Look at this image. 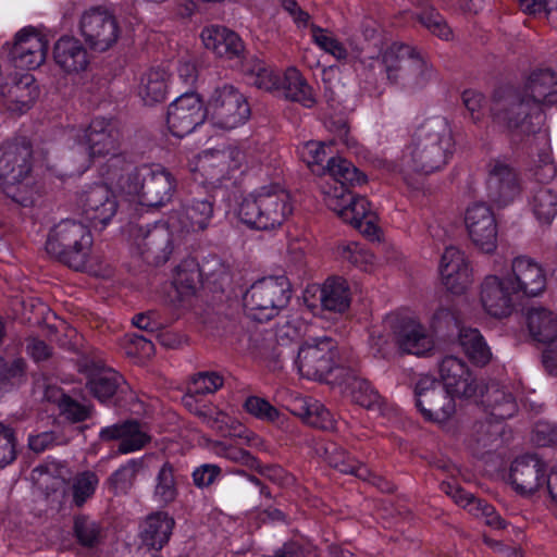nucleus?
<instances>
[{
	"label": "nucleus",
	"mask_w": 557,
	"mask_h": 557,
	"mask_svg": "<svg viewBox=\"0 0 557 557\" xmlns=\"http://www.w3.org/2000/svg\"><path fill=\"white\" fill-rule=\"evenodd\" d=\"M198 416H200L203 420V422L211 428L212 430H215L216 432L221 434H226L228 432V426L231 422V418L222 412V411H196Z\"/></svg>",
	"instance_id": "obj_62"
},
{
	"label": "nucleus",
	"mask_w": 557,
	"mask_h": 557,
	"mask_svg": "<svg viewBox=\"0 0 557 557\" xmlns=\"http://www.w3.org/2000/svg\"><path fill=\"white\" fill-rule=\"evenodd\" d=\"M200 282L199 265L195 259L183 260L174 270L172 286L175 295L170 296V301L181 302L195 295Z\"/></svg>",
	"instance_id": "obj_37"
},
{
	"label": "nucleus",
	"mask_w": 557,
	"mask_h": 557,
	"mask_svg": "<svg viewBox=\"0 0 557 557\" xmlns=\"http://www.w3.org/2000/svg\"><path fill=\"white\" fill-rule=\"evenodd\" d=\"M171 73L164 66H152L141 73L136 88L138 97L146 106L164 101L171 86Z\"/></svg>",
	"instance_id": "obj_34"
},
{
	"label": "nucleus",
	"mask_w": 557,
	"mask_h": 557,
	"mask_svg": "<svg viewBox=\"0 0 557 557\" xmlns=\"http://www.w3.org/2000/svg\"><path fill=\"white\" fill-rule=\"evenodd\" d=\"M176 234L165 223H157L148 228L135 226L132 228L133 244L137 252L147 262L160 264L165 262L172 252V235Z\"/></svg>",
	"instance_id": "obj_19"
},
{
	"label": "nucleus",
	"mask_w": 557,
	"mask_h": 557,
	"mask_svg": "<svg viewBox=\"0 0 557 557\" xmlns=\"http://www.w3.org/2000/svg\"><path fill=\"white\" fill-rule=\"evenodd\" d=\"M154 481L153 499L163 506L173 503L178 494L173 466L163 463Z\"/></svg>",
	"instance_id": "obj_45"
},
{
	"label": "nucleus",
	"mask_w": 557,
	"mask_h": 557,
	"mask_svg": "<svg viewBox=\"0 0 557 557\" xmlns=\"http://www.w3.org/2000/svg\"><path fill=\"white\" fill-rule=\"evenodd\" d=\"M440 375L442 385L451 395L474 401L482 397V404L491 408V414L496 419L511 418L517 411L516 400L509 392L492 384L485 388L484 394L467 364L457 357L447 356L442 360Z\"/></svg>",
	"instance_id": "obj_2"
},
{
	"label": "nucleus",
	"mask_w": 557,
	"mask_h": 557,
	"mask_svg": "<svg viewBox=\"0 0 557 557\" xmlns=\"http://www.w3.org/2000/svg\"><path fill=\"white\" fill-rule=\"evenodd\" d=\"M293 211L290 194L278 184H270L246 195L238 206L237 215L251 228L272 231L281 227Z\"/></svg>",
	"instance_id": "obj_3"
},
{
	"label": "nucleus",
	"mask_w": 557,
	"mask_h": 557,
	"mask_svg": "<svg viewBox=\"0 0 557 557\" xmlns=\"http://www.w3.org/2000/svg\"><path fill=\"white\" fill-rule=\"evenodd\" d=\"M323 174H329L333 183L326 182L322 185V189L324 187L359 185L366 182V176L351 162L341 157L331 158Z\"/></svg>",
	"instance_id": "obj_39"
},
{
	"label": "nucleus",
	"mask_w": 557,
	"mask_h": 557,
	"mask_svg": "<svg viewBox=\"0 0 557 557\" xmlns=\"http://www.w3.org/2000/svg\"><path fill=\"white\" fill-rule=\"evenodd\" d=\"M100 437L104 441L117 440L120 454L139 450L150 441V436L134 421L107 426L100 431Z\"/></svg>",
	"instance_id": "obj_35"
},
{
	"label": "nucleus",
	"mask_w": 557,
	"mask_h": 557,
	"mask_svg": "<svg viewBox=\"0 0 557 557\" xmlns=\"http://www.w3.org/2000/svg\"><path fill=\"white\" fill-rule=\"evenodd\" d=\"M347 387L350 389L351 397L356 404L379 414H386L387 408L384 400L367 380L354 374L349 379Z\"/></svg>",
	"instance_id": "obj_41"
},
{
	"label": "nucleus",
	"mask_w": 557,
	"mask_h": 557,
	"mask_svg": "<svg viewBox=\"0 0 557 557\" xmlns=\"http://www.w3.org/2000/svg\"><path fill=\"white\" fill-rule=\"evenodd\" d=\"M286 99L297 101L305 107H312L315 99L311 87L296 67H289L281 79V88Z\"/></svg>",
	"instance_id": "obj_40"
},
{
	"label": "nucleus",
	"mask_w": 557,
	"mask_h": 557,
	"mask_svg": "<svg viewBox=\"0 0 557 557\" xmlns=\"http://www.w3.org/2000/svg\"><path fill=\"white\" fill-rule=\"evenodd\" d=\"M32 149L28 143H5L0 146V187L4 193L23 206L28 200L12 193V188L21 185L30 173Z\"/></svg>",
	"instance_id": "obj_12"
},
{
	"label": "nucleus",
	"mask_w": 557,
	"mask_h": 557,
	"mask_svg": "<svg viewBox=\"0 0 557 557\" xmlns=\"http://www.w3.org/2000/svg\"><path fill=\"white\" fill-rule=\"evenodd\" d=\"M98 482L97 475L90 471L83 472L75 478L73 498L77 506H82L95 493Z\"/></svg>",
	"instance_id": "obj_55"
},
{
	"label": "nucleus",
	"mask_w": 557,
	"mask_h": 557,
	"mask_svg": "<svg viewBox=\"0 0 557 557\" xmlns=\"http://www.w3.org/2000/svg\"><path fill=\"white\" fill-rule=\"evenodd\" d=\"M520 299L506 275H487L480 286V302L484 311L494 318H506L512 313Z\"/></svg>",
	"instance_id": "obj_18"
},
{
	"label": "nucleus",
	"mask_w": 557,
	"mask_h": 557,
	"mask_svg": "<svg viewBox=\"0 0 557 557\" xmlns=\"http://www.w3.org/2000/svg\"><path fill=\"white\" fill-rule=\"evenodd\" d=\"M459 344L473 363L485 366L490 362L492 352L479 330L462 327L459 332Z\"/></svg>",
	"instance_id": "obj_42"
},
{
	"label": "nucleus",
	"mask_w": 557,
	"mask_h": 557,
	"mask_svg": "<svg viewBox=\"0 0 557 557\" xmlns=\"http://www.w3.org/2000/svg\"><path fill=\"white\" fill-rule=\"evenodd\" d=\"M414 395L416 405L428 421L446 422L456 411L454 395L431 376L424 375L419 379Z\"/></svg>",
	"instance_id": "obj_13"
},
{
	"label": "nucleus",
	"mask_w": 557,
	"mask_h": 557,
	"mask_svg": "<svg viewBox=\"0 0 557 557\" xmlns=\"http://www.w3.org/2000/svg\"><path fill=\"white\" fill-rule=\"evenodd\" d=\"M174 519L165 511L149 515L140 527V539L149 548L161 549L170 540Z\"/></svg>",
	"instance_id": "obj_36"
},
{
	"label": "nucleus",
	"mask_w": 557,
	"mask_h": 557,
	"mask_svg": "<svg viewBox=\"0 0 557 557\" xmlns=\"http://www.w3.org/2000/svg\"><path fill=\"white\" fill-rule=\"evenodd\" d=\"M527 326L531 337L545 345L543 363L547 371L557 374V314L537 306L527 311Z\"/></svg>",
	"instance_id": "obj_15"
},
{
	"label": "nucleus",
	"mask_w": 557,
	"mask_h": 557,
	"mask_svg": "<svg viewBox=\"0 0 557 557\" xmlns=\"http://www.w3.org/2000/svg\"><path fill=\"white\" fill-rule=\"evenodd\" d=\"M387 79L395 86L416 91L424 88L434 77L433 67L416 48L393 42L382 53Z\"/></svg>",
	"instance_id": "obj_4"
},
{
	"label": "nucleus",
	"mask_w": 557,
	"mask_h": 557,
	"mask_svg": "<svg viewBox=\"0 0 557 557\" xmlns=\"http://www.w3.org/2000/svg\"><path fill=\"white\" fill-rule=\"evenodd\" d=\"M290 299V284L286 276H268L255 282L247 290L244 302L252 318L270 320L286 307Z\"/></svg>",
	"instance_id": "obj_10"
},
{
	"label": "nucleus",
	"mask_w": 557,
	"mask_h": 557,
	"mask_svg": "<svg viewBox=\"0 0 557 557\" xmlns=\"http://www.w3.org/2000/svg\"><path fill=\"white\" fill-rule=\"evenodd\" d=\"M224 384V379L218 372H200L196 374L190 384V391L196 395L213 394Z\"/></svg>",
	"instance_id": "obj_53"
},
{
	"label": "nucleus",
	"mask_w": 557,
	"mask_h": 557,
	"mask_svg": "<svg viewBox=\"0 0 557 557\" xmlns=\"http://www.w3.org/2000/svg\"><path fill=\"white\" fill-rule=\"evenodd\" d=\"M519 91L535 107L557 102V74L548 69L533 71Z\"/></svg>",
	"instance_id": "obj_32"
},
{
	"label": "nucleus",
	"mask_w": 557,
	"mask_h": 557,
	"mask_svg": "<svg viewBox=\"0 0 557 557\" xmlns=\"http://www.w3.org/2000/svg\"><path fill=\"white\" fill-rule=\"evenodd\" d=\"M419 20L433 35L440 37L441 39L449 40L453 37L450 27L433 9L423 12L419 16Z\"/></svg>",
	"instance_id": "obj_57"
},
{
	"label": "nucleus",
	"mask_w": 557,
	"mask_h": 557,
	"mask_svg": "<svg viewBox=\"0 0 557 557\" xmlns=\"http://www.w3.org/2000/svg\"><path fill=\"white\" fill-rule=\"evenodd\" d=\"M533 441L539 446L557 444V425L540 422L533 432Z\"/></svg>",
	"instance_id": "obj_64"
},
{
	"label": "nucleus",
	"mask_w": 557,
	"mask_h": 557,
	"mask_svg": "<svg viewBox=\"0 0 557 557\" xmlns=\"http://www.w3.org/2000/svg\"><path fill=\"white\" fill-rule=\"evenodd\" d=\"M337 257L362 271H371L374 267V256L358 243H342L336 248Z\"/></svg>",
	"instance_id": "obj_46"
},
{
	"label": "nucleus",
	"mask_w": 557,
	"mask_h": 557,
	"mask_svg": "<svg viewBox=\"0 0 557 557\" xmlns=\"http://www.w3.org/2000/svg\"><path fill=\"white\" fill-rule=\"evenodd\" d=\"M244 159V152L236 147L210 149L197 157L191 171L199 175L201 183L219 187L240 170Z\"/></svg>",
	"instance_id": "obj_11"
},
{
	"label": "nucleus",
	"mask_w": 557,
	"mask_h": 557,
	"mask_svg": "<svg viewBox=\"0 0 557 557\" xmlns=\"http://www.w3.org/2000/svg\"><path fill=\"white\" fill-rule=\"evenodd\" d=\"M92 246L90 231L81 222L66 219L49 233L46 251L69 268L84 270Z\"/></svg>",
	"instance_id": "obj_5"
},
{
	"label": "nucleus",
	"mask_w": 557,
	"mask_h": 557,
	"mask_svg": "<svg viewBox=\"0 0 557 557\" xmlns=\"http://www.w3.org/2000/svg\"><path fill=\"white\" fill-rule=\"evenodd\" d=\"M55 64L65 73H79L87 69L89 54L82 41L73 36H62L53 47Z\"/></svg>",
	"instance_id": "obj_33"
},
{
	"label": "nucleus",
	"mask_w": 557,
	"mask_h": 557,
	"mask_svg": "<svg viewBox=\"0 0 557 557\" xmlns=\"http://www.w3.org/2000/svg\"><path fill=\"white\" fill-rule=\"evenodd\" d=\"M250 106L243 92L232 85L216 87L206 106L207 121L215 128L230 131L250 117Z\"/></svg>",
	"instance_id": "obj_9"
},
{
	"label": "nucleus",
	"mask_w": 557,
	"mask_h": 557,
	"mask_svg": "<svg viewBox=\"0 0 557 557\" xmlns=\"http://www.w3.org/2000/svg\"><path fill=\"white\" fill-rule=\"evenodd\" d=\"M442 490L447 495H449L458 505L465 508H469V510L472 512L476 507V503H480V499H475L470 493H467L457 485H453L450 483H443Z\"/></svg>",
	"instance_id": "obj_63"
},
{
	"label": "nucleus",
	"mask_w": 557,
	"mask_h": 557,
	"mask_svg": "<svg viewBox=\"0 0 557 557\" xmlns=\"http://www.w3.org/2000/svg\"><path fill=\"white\" fill-rule=\"evenodd\" d=\"M523 12L528 14L544 13L548 22L557 27V0H519Z\"/></svg>",
	"instance_id": "obj_56"
},
{
	"label": "nucleus",
	"mask_w": 557,
	"mask_h": 557,
	"mask_svg": "<svg viewBox=\"0 0 557 557\" xmlns=\"http://www.w3.org/2000/svg\"><path fill=\"white\" fill-rule=\"evenodd\" d=\"M546 465L536 456L517 458L510 467L508 482L522 496L536 493L544 486Z\"/></svg>",
	"instance_id": "obj_29"
},
{
	"label": "nucleus",
	"mask_w": 557,
	"mask_h": 557,
	"mask_svg": "<svg viewBox=\"0 0 557 557\" xmlns=\"http://www.w3.org/2000/svg\"><path fill=\"white\" fill-rule=\"evenodd\" d=\"M326 145L322 141L310 140L302 144L298 148L300 159L314 173H324L325 168L322 165L326 158Z\"/></svg>",
	"instance_id": "obj_50"
},
{
	"label": "nucleus",
	"mask_w": 557,
	"mask_h": 557,
	"mask_svg": "<svg viewBox=\"0 0 557 557\" xmlns=\"http://www.w3.org/2000/svg\"><path fill=\"white\" fill-rule=\"evenodd\" d=\"M15 457L14 431L0 422V468L11 463Z\"/></svg>",
	"instance_id": "obj_58"
},
{
	"label": "nucleus",
	"mask_w": 557,
	"mask_h": 557,
	"mask_svg": "<svg viewBox=\"0 0 557 557\" xmlns=\"http://www.w3.org/2000/svg\"><path fill=\"white\" fill-rule=\"evenodd\" d=\"M384 327L391 331L394 345L403 352L423 356L434 347L431 333L413 317L391 314Z\"/></svg>",
	"instance_id": "obj_14"
},
{
	"label": "nucleus",
	"mask_w": 557,
	"mask_h": 557,
	"mask_svg": "<svg viewBox=\"0 0 557 557\" xmlns=\"http://www.w3.org/2000/svg\"><path fill=\"white\" fill-rule=\"evenodd\" d=\"M301 376L321 380L335 364V343L330 337L317 338L304 344L295 361Z\"/></svg>",
	"instance_id": "obj_17"
},
{
	"label": "nucleus",
	"mask_w": 557,
	"mask_h": 557,
	"mask_svg": "<svg viewBox=\"0 0 557 557\" xmlns=\"http://www.w3.org/2000/svg\"><path fill=\"white\" fill-rule=\"evenodd\" d=\"M244 407L259 420L274 423L280 419V411L264 398L250 396L245 400Z\"/></svg>",
	"instance_id": "obj_52"
},
{
	"label": "nucleus",
	"mask_w": 557,
	"mask_h": 557,
	"mask_svg": "<svg viewBox=\"0 0 557 557\" xmlns=\"http://www.w3.org/2000/svg\"><path fill=\"white\" fill-rule=\"evenodd\" d=\"M319 295L320 306L323 310L342 313L350 305V290L346 280L342 277H330L322 286H310L305 292V301L309 308H315L310 301V296Z\"/></svg>",
	"instance_id": "obj_30"
},
{
	"label": "nucleus",
	"mask_w": 557,
	"mask_h": 557,
	"mask_svg": "<svg viewBox=\"0 0 557 557\" xmlns=\"http://www.w3.org/2000/svg\"><path fill=\"white\" fill-rule=\"evenodd\" d=\"M83 214L95 227L106 226L117 212L114 193L103 184L87 188L81 197Z\"/></svg>",
	"instance_id": "obj_28"
},
{
	"label": "nucleus",
	"mask_w": 557,
	"mask_h": 557,
	"mask_svg": "<svg viewBox=\"0 0 557 557\" xmlns=\"http://www.w3.org/2000/svg\"><path fill=\"white\" fill-rule=\"evenodd\" d=\"M173 176L162 168L143 165L134 169L120 182L122 193L146 207H159L168 202L174 191Z\"/></svg>",
	"instance_id": "obj_8"
},
{
	"label": "nucleus",
	"mask_w": 557,
	"mask_h": 557,
	"mask_svg": "<svg viewBox=\"0 0 557 557\" xmlns=\"http://www.w3.org/2000/svg\"><path fill=\"white\" fill-rule=\"evenodd\" d=\"M79 32L90 49L99 52L115 45L121 34L115 16L99 8L84 12L79 21Z\"/></svg>",
	"instance_id": "obj_16"
},
{
	"label": "nucleus",
	"mask_w": 557,
	"mask_h": 557,
	"mask_svg": "<svg viewBox=\"0 0 557 557\" xmlns=\"http://www.w3.org/2000/svg\"><path fill=\"white\" fill-rule=\"evenodd\" d=\"M121 382L122 376L117 372L102 368L90 374L87 387L100 403H104L116 393Z\"/></svg>",
	"instance_id": "obj_43"
},
{
	"label": "nucleus",
	"mask_w": 557,
	"mask_h": 557,
	"mask_svg": "<svg viewBox=\"0 0 557 557\" xmlns=\"http://www.w3.org/2000/svg\"><path fill=\"white\" fill-rule=\"evenodd\" d=\"M438 270L443 285L453 294L465 293L473 282L469 260L457 247L450 246L444 250Z\"/></svg>",
	"instance_id": "obj_24"
},
{
	"label": "nucleus",
	"mask_w": 557,
	"mask_h": 557,
	"mask_svg": "<svg viewBox=\"0 0 557 557\" xmlns=\"http://www.w3.org/2000/svg\"><path fill=\"white\" fill-rule=\"evenodd\" d=\"M141 468V461L138 459H132L125 465L120 467L109 479V484L115 491V493H124L128 491Z\"/></svg>",
	"instance_id": "obj_51"
},
{
	"label": "nucleus",
	"mask_w": 557,
	"mask_h": 557,
	"mask_svg": "<svg viewBox=\"0 0 557 557\" xmlns=\"http://www.w3.org/2000/svg\"><path fill=\"white\" fill-rule=\"evenodd\" d=\"M251 84L265 91H274L281 88V77L278 74L263 61L256 60L249 70Z\"/></svg>",
	"instance_id": "obj_48"
},
{
	"label": "nucleus",
	"mask_w": 557,
	"mask_h": 557,
	"mask_svg": "<svg viewBox=\"0 0 557 557\" xmlns=\"http://www.w3.org/2000/svg\"><path fill=\"white\" fill-rule=\"evenodd\" d=\"M312 41L324 52L338 61L346 60L348 50L330 30L317 25L311 26Z\"/></svg>",
	"instance_id": "obj_47"
},
{
	"label": "nucleus",
	"mask_w": 557,
	"mask_h": 557,
	"mask_svg": "<svg viewBox=\"0 0 557 557\" xmlns=\"http://www.w3.org/2000/svg\"><path fill=\"white\" fill-rule=\"evenodd\" d=\"M210 450L222 458L227 460L243 463L252 467L256 463L255 458L246 450L236 446L230 445L225 442H212L210 444Z\"/></svg>",
	"instance_id": "obj_54"
},
{
	"label": "nucleus",
	"mask_w": 557,
	"mask_h": 557,
	"mask_svg": "<svg viewBox=\"0 0 557 557\" xmlns=\"http://www.w3.org/2000/svg\"><path fill=\"white\" fill-rule=\"evenodd\" d=\"M77 147L72 151L77 157L72 169L67 170L69 175L84 173L96 158H115L120 152V133L109 120L97 117L89 126L74 135Z\"/></svg>",
	"instance_id": "obj_6"
},
{
	"label": "nucleus",
	"mask_w": 557,
	"mask_h": 557,
	"mask_svg": "<svg viewBox=\"0 0 557 557\" xmlns=\"http://www.w3.org/2000/svg\"><path fill=\"white\" fill-rule=\"evenodd\" d=\"M491 115L496 126L513 135L533 133L544 121L542 109L533 106L518 89L496 94Z\"/></svg>",
	"instance_id": "obj_7"
},
{
	"label": "nucleus",
	"mask_w": 557,
	"mask_h": 557,
	"mask_svg": "<svg viewBox=\"0 0 557 557\" xmlns=\"http://www.w3.org/2000/svg\"><path fill=\"white\" fill-rule=\"evenodd\" d=\"M528 203L541 224H549L557 215V194L547 186L531 189Z\"/></svg>",
	"instance_id": "obj_38"
},
{
	"label": "nucleus",
	"mask_w": 557,
	"mask_h": 557,
	"mask_svg": "<svg viewBox=\"0 0 557 557\" xmlns=\"http://www.w3.org/2000/svg\"><path fill=\"white\" fill-rule=\"evenodd\" d=\"M205 120L206 108L203 109L200 98L194 92H185L168 108V127L176 137L190 134Z\"/></svg>",
	"instance_id": "obj_22"
},
{
	"label": "nucleus",
	"mask_w": 557,
	"mask_h": 557,
	"mask_svg": "<svg viewBox=\"0 0 557 557\" xmlns=\"http://www.w3.org/2000/svg\"><path fill=\"white\" fill-rule=\"evenodd\" d=\"M61 413L72 422H81L89 417V407L84 406L70 397H63L60 401Z\"/></svg>",
	"instance_id": "obj_61"
},
{
	"label": "nucleus",
	"mask_w": 557,
	"mask_h": 557,
	"mask_svg": "<svg viewBox=\"0 0 557 557\" xmlns=\"http://www.w3.org/2000/svg\"><path fill=\"white\" fill-rule=\"evenodd\" d=\"M47 50L45 37L35 28L25 27L15 35L10 55L16 67L34 70L45 62Z\"/></svg>",
	"instance_id": "obj_26"
},
{
	"label": "nucleus",
	"mask_w": 557,
	"mask_h": 557,
	"mask_svg": "<svg viewBox=\"0 0 557 557\" xmlns=\"http://www.w3.org/2000/svg\"><path fill=\"white\" fill-rule=\"evenodd\" d=\"M213 216L212 202L193 199L173 210L168 216L169 227L178 235L197 233L208 227Z\"/></svg>",
	"instance_id": "obj_25"
},
{
	"label": "nucleus",
	"mask_w": 557,
	"mask_h": 557,
	"mask_svg": "<svg viewBox=\"0 0 557 557\" xmlns=\"http://www.w3.org/2000/svg\"><path fill=\"white\" fill-rule=\"evenodd\" d=\"M329 462L332 467L336 468L338 471L343 473H349L358 476L359 479L366 481H372L373 484H376L380 488L384 491H389V488L383 487L379 482L381 479L376 475H373L370 470L360 465L355 459L350 458L347 453L342 448H334L329 456Z\"/></svg>",
	"instance_id": "obj_44"
},
{
	"label": "nucleus",
	"mask_w": 557,
	"mask_h": 557,
	"mask_svg": "<svg viewBox=\"0 0 557 557\" xmlns=\"http://www.w3.org/2000/svg\"><path fill=\"white\" fill-rule=\"evenodd\" d=\"M200 38L206 49L220 58L233 60L240 58L244 52V44L239 36L224 26L205 27Z\"/></svg>",
	"instance_id": "obj_31"
},
{
	"label": "nucleus",
	"mask_w": 557,
	"mask_h": 557,
	"mask_svg": "<svg viewBox=\"0 0 557 557\" xmlns=\"http://www.w3.org/2000/svg\"><path fill=\"white\" fill-rule=\"evenodd\" d=\"M11 96L14 98V106L10 107L11 110L18 112L28 110L38 97V89L33 77L25 76L23 82L12 88Z\"/></svg>",
	"instance_id": "obj_49"
},
{
	"label": "nucleus",
	"mask_w": 557,
	"mask_h": 557,
	"mask_svg": "<svg viewBox=\"0 0 557 557\" xmlns=\"http://www.w3.org/2000/svg\"><path fill=\"white\" fill-rule=\"evenodd\" d=\"M323 195L326 206L354 227L372 213L369 201L364 197L351 195L347 187H324Z\"/></svg>",
	"instance_id": "obj_27"
},
{
	"label": "nucleus",
	"mask_w": 557,
	"mask_h": 557,
	"mask_svg": "<svg viewBox=\"0 0 557 557\" xmlns=\"http://www.w3.org/2000/svg\"><path fill=\"white\" fill-rule=\"evenodd\" d=\"M454 137L444 116L425 120L414 132L401 156V170L430 174L442 169L454 151Z\"/></svg>",
	"instance_id": "obj_1"
},
{
	"label": "nucleus",
	"mask_w": 557,
	"mask_h": 557,
	"mask_svg": "<svg viewBox=\"0 0 557 557\" xmlns=\"http://www.w3.org/2000/svg\"><path fill=\"white\" fill-rule=\"evenodd\" d=\"M465 225L472 244L485 253L497 247V223L492 209L482 202L469 206L465 213Z\"/></svg>",
	"instance_id": "obj_21"
},
{
	"label": "nucleus",
	"mask_w": 557,
	"mask_h": 557,
	"mask_svg": "<svg viewBox=\"0 0 557 557\" xmlns=\"http://www.w3.org/2000/svg\"><path fill=\"white\" fill-rule=\"evenodd\" d=\"M488 199L498 207L511 203L521 193L516 171L503 160H492L486 181Z\"/></svg>",
	"instance_id": "obj_23"
},
{
	"label": "nucleus",
	"mask_w": 557,
	"mask_h": 557,
	"mask_svg": "<svg viewBox=\"0 0 557 557\" xmlns=\"http://www.w3.org/2000/svg\"><path fill=\"white\" fill-rule=\"evenodd\" d=\"M506 276L520 298L539 297L546 289L547 275L544 267L529 256L515 257Z\"/></svg>",
	"instance_id": "obj_20"
},
{
	"label": "nucleus",
	"mask_w": 557,
	"mask_h": 557,
	"mask_svg": "<svg viewBox=\"0 0 557 557\" xmlns=\"http://www.w3.org/2000/svg\"><path fill=\"white\" fill-rule=\"evenodd\" d=\"M74 530L81 544L85 546H92L97 543L99 529L94 521L85 518H78L75 520Z\"/></svg>",
	"instance_id": "obj_59"
},
{
	"label": "nucleus",
	"mask_w": 557,
	"mask_h": 557,
	"mask_svg": "<svg viewBox=\"0 0 557 557\" xmlns=\"http://www.w3.org/2000/svg\"><path fill=\"white\" fill-rule=\"evenodd\" d=\"M305 422L311 426L322 430H332L335 425V421L331 412L320 401L313 405V410H310Z\"/></svg>",
	"instance_id": "obj_60"
}]
</instances>
